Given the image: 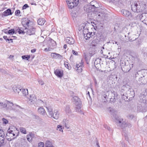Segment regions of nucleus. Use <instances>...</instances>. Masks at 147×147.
I'll list each match as a JSON object with an SVG mask.
<instances>
[{"instance_id":"obj_8","label":"nucleus","mask_w":147,"mask_h":147,"mask_svg":"<svg viewBox=\"0 0 147 147\" xmlns=\"http://www.w3.org/2000/svg\"><path fill=\"white\" fill-rule=\"evenodd\" d=\"M92 42H91L89 44V45L90 46V48L88 50V53H87L86 55H85V59L86 60V62L87 64H88L89 61L91 57L92 56V48L91 47V44Z\"/></svg>"},{"instance_id":"obj_23","label":"nucleus","mask_w":147,"mask_h":147,"mask_svg":"<svg viewBox=\"0 0 147 147\" xmlns=\"http://www.w3.org/2000/svg\"><path fill=\"white\" fill-rule=\"evenodd\" d=\"M62 123L67 128L69 129V121L67 119H64L62 121Z\"/></svg>"},{"instance_id":"obj_60","label":"nucleus","mask_w":147,"mask_h":147,"mask_svg":"<svg viewBox=\"0 0 147 147\" xmlns=\"http://www.w3.org/2000/svg\"><path fill=\"white\" fill-rule=\"evenodd\" d=\"M0 72L3 73H5L6 72V71L4 69H0Z\"/></svg>"},{"instance_id":"obj_4","label":"nucleus","mask_w":147,"mask_h":147,"mask_svg":"<svg viewBox=\"0 0 147 147\" xmlns=\"http://www.w3.org/2000/svg\"><path fill=\"white\" fill-rule=\"evenodd\" d=\"M117 94L115 92H112L111 91L105 92L103 93V96L106 99L109 98L111 102H114L116 100V97H117Z\"/></svg>"},{"instance_id":"obj_55","label":"nucleus","mask_w":147,"mask_h":147,"mask_svg":"<svg viewBox=\"0 0 147 147\" xmlns=\"http://www.w3.org/2000/svg\"><path fill=\"white\" fill-rule=\"evenodd\" d=\"M38 82L41 85H43L44 84V82L42 80H38Z\"/></svg>"},{"instance_id":"obj_33","label":"nucleus","mask_w":147,"mask_h":147,"mask_svg":"<svg viewBox=\"0 0 147 147\" xmlns=\"http://www.w3.org/2000/svg\"><path fill=\"white\" fill-rule=\"evenodd\" d=\"M78 13L76 10H72L71 15L73 18H76L77 16Z\"/></svg>"},{"instance_id":"obj_19","label":"nucleus","mask_w":147,"mask_h":147,"mask_svg":"<svg viewBox=\"0 0 147 147\" xmlns=\"http://www.w3.org/2000/svg\"><path fill=\"white\" fill-rule=\"evenodd\" d=\"M99 13L100 14H98V18L101 17L102 20H107L108 19V16L107 14L102 13Z\"/></svg>"},{"instance_id":"obj_48","label":"nucleus","mask_w":147,"mask_h":147,"mask_svg":"<svg viewBox=\"0 0 147 147\" xmlns=\"http://www.w3.org/2000/svg\"><path fill=\"white\" fill-rule=\"evenodd\" d=\"M45 144L43 142H39L38 144V147H44Z\"/></svg>"},{"instance_id":"obj_7","label":"nucleus","mask_w":147,"mask_h":147,"mask_svg":"<svg viewBox=\"0 0 147 147\" xmlns=\"http://www.w3.org/2000/svg\"><path fill=\"white\" fill-rule=\"evenodd\" d=\"M79 0H66V2L69 9H71L76 7L78 3Z\"/></svg>"},{"instance_id":"obj_52","label":"nucleus","mask_w":147,"mask_h":147,"mask_svg":"<svg viewBox=\"0 0 147 147\" xmlns=\"http://www.w3.org/2000/svg\"><path fill=\"white\" fill-rule=\"evenodd\" d=\"M108 111L110 113L112 114V113L113 112L114 110L112 108L109 107L108 109Z\"/></svg>"},{"instance_id":"obj_15","label":"nucleus","mask_w":147,"mask_h":147,"mask_svg":"<svg viewBox=\"0 0 147 147\" xmlns=\"http://www.w3.org/2000/svg\"><path fill=\"white\" fill-rule=\"evenodd\" d=\"M46 109L47 110L48 117L51 118L53 116V111L52 108L50 106L47 107Z\"/></svg>"},{"instance_id":"obj_13","label":"nucleus","mask_w":147,"mask_h":147,"mask_svg":"<svg viewBox=\"0 0 147 147\" xmlns=\"http://www.w3.org/2000/svg\"><path fill=\"white\" fill-rule=\"evenodd\" d=\"M51 57L54 59H63V56L60 55L55 53H52L51 54Z\"/></svg>"},{"instance_id":"obj_50","label":"nucleus","mask_w":147,"mask_h":147,"mask_svg":"<svg viewBox=\"0 0 147 147\" xmlns=\"http://www.w3.org/2000/svg\"><path fill=\"white\" fill-rule=\"evenodd\" d=\"M134 117V115L133 114H130L128 115V118L130 119H132Z\"/></svg>"},{"instance_id":"obj_58","label":"nucleus","mask_w":147,"mask_h":147,"mask_svg":"<svg viewBox=\"0 0 147 147\" xmlns=\"http://www.w3.org/2000/svg\"><path fill=\"white\" fill-rule=\"evenodd\" d=\"M22 89H19L18 88H16V91H15V92H18V93H19V92H20V91H22Z\"/></svg>"},{"instance_id":"obj_45","label":"nucleus","mask_w":147,"mask_h":147,"mask_svg":"<svg viewBox=\"0 0 147 147\" xmlns=\"http://www.w3.org/2000/svg\"><path fill=\"white\" fill-rule=\"evenodd\" d=\"M2 121H3V124H7L8 122V121L7 119L4 118H3L2 119Z\"/></svg>"},{"instance_id":"obj_1","label":"nucleus","mask_w":147,"mask_h":147,"mask_svg":"<svg viewBox=\"0 0 147 147\" xmlns=\"http://www.w3.org/2000/svg\"><path fill=\"white\" fill-rule=\"evenodd\" d=\"M22 24L25 28L24 30H21L20 33L24 34L26 33L28 34L31 35L35 34V28L33 27V23L26 18L22 19Z\"/></svg>"},{"instance_id":"obj_11","label":"nucleus","mask_w":147,"mask_h":147,"mask_svg":"<svg viewBox=\"0 0 147 147\" xmlns=\"http://www.w3.org/2000/svg\"><path fill=\"white\" fill-rule=\"evenodd\" d=\"M127 94V97L128 100H131L132 98L134 96V93L133 91H131L130 89H129L125 93Z\"/></svg>"},{"instance_id":"obj_40","label":"nucleus","mask_w":147,"mask_h":147,"mask_svg":"<svg viewBox=\"0 0 147 147\" xmlns=\"http://www.w3.org/2000/svg\"><path fill=\"white\" fill-rule=\"evenodd\" d=\"M7 102L6 104H9V105H7V107L9 109H11V107L13 105V104L12 102H10L9 101H6V102Z\"/></svg>"},{"instance_id":"obj_46","label":"nucleus","mask_w":147,"mask_h":147,"mask_svg":"<svg viewBox=\"0 0 147 147\" xmlns=\"http://www.w3.org/2000/svg\"><path fill=\"white\" fill-rule=\"evenodd\" d=\"M53 49V48H51L49 46V47L48 48H45L44 50L45 51H51Z\"/></svg>"},{"instance_id":"obj_14","label":"nucleus","mask_w":147,"mask_h":147,"mask_svg":"<svg viewBox=\"0 0 147 147\" xmlns=\"http://www.w3.org/2000/svg\"><path fill=\"white\" fill-rule=\"evenodd\" d=\"M123 16L126 17H131L132 16L131 14L130 11L128 10H121L120 11Z\"/></svg>"},{"instance_id":"obj_18","label":"nucleus","mask_w":147,"mask_h":147,"mask_svg":"<svg viewBox=\"0 0 147 147\" xmlns=\"http://www.w3.org/2000/svg\"><path fill=\"white\" fill-rule=\"evenodd\" d=\"M38 112L40 114L43 116L47 115L46 112L44 109L42 107H40L38 109Z\"/></svg>"},{"instance_id":"obj_26","label":"nucleus","mask_w":147,"mask_h":147,"mask_svg":"<svg viewBox=\"0 0 147 147\" xmlns=\"http://www.w3.org/2000/svg\"><path fill=\"white\" fill-rule=\"evenodd\" d=\"M34 137V135H33L32 133H30L27 136V140L29 142H31Z\"/></svg>"},{"instance_id":"obj_17","label":"nucleus","mask_w":147,"mask_h":147,"mask_svg":"<svg viewBox=\"0 0 147 147\" xmlns=\"http://www.w3.org/2000/svg\"><path fill=\"white\" fill-rule=\"evenodd\" d=\"M55 74L58 77L61 78L63 76V71H61L59 69H57L54 71Z\"/></svg>"},{"instance_id":"obj_43","label":"nucleus","mask_w":147,"mask_h":147,"mask_svg":"<svg viewBox=\"0 0 147 147\" xmlns=\"http://www.w3.org/2000/svg\"><path fill=\"white\" fill-rule=\"evenodd\" d=\"M15 32L14 30L13 29H11V30H9L8 32V33L9 34H14Z\"/></svg>"},{"instance_id":"obj_59","label":"nucleus","mask_w":147,"mask_h":147,"mask_svg":"<svg viewBox=\"0 0 147 147\" xmlns=\"http://www.w3.org/2000/svg\"><path fill=\"white\" fill-rule=\"evenodd\" d=\"M72 53L73 54L75 55H78V53L77 51H75L74 50H72Z\"/></svg>"},{"instance_id":"obj_10","label":"nucleus","mask_w":147,"mask_h":147,"mask_svg":"<svg viewBox=\"0 0 147 147\" xmlns=\"http://www.w3.org/2000/svg\"><path fill=\"white\" fill-rule=\"evenodd\" d=\"M133 64H129L128 65H126L123 67H121V69L122 71L125 72H128L133 67Z\"/></svg>"},{"instance_id":"obj_54","label":"nucleus","mask_w":147,"mask_h":147,"mask_svg":"<svg viewBox=\"0 0 147 147\" xmlns=\"http://www.w3.org/2000/svg\"><path fill=\"white\" fill-rule=\"evenodd\" d=\"M22 31V30H25V28H24V27H23V28H20V29H19V30H18V32L19 33V34H21V33H20L19 32H22L21 31Z\"/></svg>"},{"instance_id":"obj_47","label":"nucleus","mask_w":147,"mask_h":147,"mask_svg":"<svg viewBox=\"0 0 147 147\" xmlns=\"http://www.w3.org/2000/svg\"><path fill=\"white\" fill-rule=\"evenodd\" d=\"M20 10H17L15 12V15L16 16H21L20 15H19V14H20Z\"/></svg>"},{"instance_id":"obj_3","label":"nucleus","mask_w":147,"mask_h":147,"mask_svg":"<svg viewBox=\"0 0 147 147\" xmlns=\"http://www.w3.org/2000/svg\"><path fill=\"white\" fill-rule=\"evenodd\" d=\"M89 24H90L89 23L86 21L79 26V31L82 30L84 36V38L86 40L90 39V40H92V37H91L92 36L91 35L92 32H91V33H86V36H85L86 33L87 32H88L87 26Z\"/></svg>"},{"instance_id":"obj_42","label":"nucleus","mask_w":147,"mask_h":147,"mask_svg":"<svg viewBox=\"0 0 147 147\" xmlns=\"http://www.w3.org/2000/svg\"><path fill=\"white\" fill-rule=\"evenodd\" d=\"M30 56L28 55H24L22 56V58L23 59H25L28 60L30 58Z\"/></svg>"},{"instance_id":"obj_5","label":"nucleus","mask_w":147,"mask_h":147,"mask_svg":"<svg viewBox=\"0 0 147 147\" xmlns=\"http://www.w3.org/2000/svg\"><path fill=\"white\" fill-rule=\"evenodd\" d=\"M115 121L117 125L122 129L125 128L131 125L123 121V119L120 117L117 116L115 117Z\"/></svg>"},{"instance_id":"obj_64","label":"nucleus","mask_w":147,"mask_h":147,"mask_svg":"<svg viewBox=\"0 0 147 147\" xmlns=\"http://www.w3.org/2000/svg\"><path fill=\"white\" fill-rule=\"evenodd\" d=\"M98 5L97 4L95 6L94 5H92V7H93L94 8H98Z\"/></svg>"},{"instance_id":"obj_30","label":"nucleus","mask_w":147,"mask_h":147,"mask_svg":"<svg viewBox=\"0 0 147 147\" xmlns=\"http://www.w3.org/2000/svg\"><path fill=\"white\" fill-rule=\"evenodd\" d=\"M45 145V147H55L53 145L52 142L49 140L46 141Z\"/></svg>"},{"instance_id":"obj_9","label":"nucleus","mask_w":147,"mask_h":147,"mask_svg":"<svg viewBox=\"0 0 147 147\" xmlns=\"http://www.w3.org/2000/svg\"><path fill=\"white\" fill-rule=\"evenodd\" d=\"M8 132L12 134L13 135V136H15L16 135V136L13 137L12 139L15 138L19 135L18 130H17V128L15 127L13 128H11V129L9 128L8 129Z\"/></svg>"},{"instance_id":"obj_20","label":"nucleus","mask_w":147,"mask_h":147,"mask_svg":"<svg viewBox=\"0 0 147 147\" xmlns=\"http://www.w3.org/2000/svg\"><path fill=\"white\" fill-rule=\"evenodd\" d=\"M49 42L50 47L53 48L54 49L56 46V42L52 39H51L49 40Z\"/></svg>"},{"instance_id":"obj_12","label":"nucleus","mask_w":147,"mask_h":147,"mask_svg":"<svg viewBox=\"0 0 147 147\" xmlns=\"http://www.w3.org/2000/svg\"><path fill=\"white\" fill-rule=\"evenodd\" d=\"M138 1H135L132 3L131 5V9H140V5Z\"/></svg>"},{"instance_id":"obj_35","label":"nucleus","mask_w":147,"mask_h":147,"mask_svg":"<svg viewBox=\"0 0 147 147\" xmlns=\"http://www.w3.org/2000/svg\"><path fill=\"white\" fill-rule=\"evenodd\" d=\"M4 137H1L0 136V147L5 144Z\"/></svg>"},{"instance_id":"obj_39","label":"nucleus","mask_w":147,"mask_h":147,"mask_svg":"<svg viewBox=\"0 0 147 147\" xmlns=\"http://www.w3.org/2000/svg\"><path fill=\"white\" fill-rule=\"evenodd\" d=\"M37 104L39 106H42L43 105L44 102L43 101L40 99H38L37 101Z\"/></svg>"},{"instance_id":"obj_44","label":"nucleus","mask_w":147,"mask_h":147,"mask_svg":"<svg viewBox=\"0 0 147 147\" xmlns=\"http://www.w3.org/2000/svg\"><path fill=\"white\" fill-rule=\"evenodd\" d=\"M94 144L95 147H100L99 143L96 140L95 142L94 143Z\"/></svg>"},{"instance_id":"obj_27","label":"nucleus","mask_w":147,"mask_h":147,"mask_svg":"<svg viewBox=\"0 0 147 147\" xmlns=\"http://www.w3.org/2000/svg\"><path fill=\"white\" fill-rule=\"evenodd\" d=\"M65 111L66 113L68 115L71 113V110L70 109V107L69 106H66L65 107Z\"/></svg>"},{"instance_id":"obj_28","label":"nucleus","mask_w":147,"mask_h":147,"mask_svg":"<svg viewBox=\"0 0 147 147\" xmlns=\"http://www.w3.org/2000/svg\"><path fill=\"white\" fill-rule=\"evenodd\" d=\"M91 2H90V3H86L84 6V9H92V5L91 4Z\"/></svg>"},{"instance_id":"obj_38","label":"nucleus","mask_w":147,"mask_h":147,"mask_svg":"<svg viewBox=\"0 0 147 147\" xmlns=\"http://www.w3.org/2000/svg\"><path fill=\"white\" fill-rule=\"evenodd\" d=\"M21 91L22 93V94L24 95H27L28 93V90L27 89H22Z\"/></svg>"},{"instance_id":"obj_49","label":"nucleus","mask_w":147,"mask_h":147,"mask_svg":"<svg viewBox=\"0 0 147 147\" xmlns=\"http://www.w3.org/2000/svg\"><path fill=\"white\" fill-rule=\"evenodd\" d=\"M57 129L59 130L60 131H63L62 126L60 125H58L57 127Z\"/></svg>"},{"instance_id":"obj_53","label":"nucleus","mask_w":147,"mask_h":147,"mask_svg":"<svg viewBox=\"0 0 147 147\" xmlns=\"http://www.w3.org/2000/svg\"><path fill=\"white\" fill-rule=\"evenodd\" d=\"M136 23L135 22H131L129 24L131 26L134 27L135 26H136Z\"/></svg>"},{"instance_id":"obj_31","label":"nucleus","mask_w":147,"mask_h":147,"mask_svg":"<svg viewBox=\"0 0 147 147\" xmlns=\"http://www.w3.org/2000/svg\"><path fill=\"white\" fill-rule=\"evenodd\" d=\"M45 20L43 18H40L37 21V22L38 24L40 25H43L45 22Z\"/></svg>"},{"instance_id":"obj_16","label":"nucleus","mask_w":147,"mask_h":147,"mask_svg":"<svg viewBox=\"0 0 147 147\" xmlns=\"http://www.w3.org/2000/svg\"><path fill=\"white\" fill-rule=\"evenodd\" d=\"M36 100V97L35 95L33 94L32 95L30 96V98L28 101V103L30 104H33L34 103Z\"/></svg>"},{"instance_id":"obj_62","label":"nucleus","mask_w":147,"mask_h":147,"mask_svg":"<svg viewBox=\"0 0 147 147\" xmlns=\"http://www.w3.org/2000/svg\"><path fill=\"white\" fill-rule=\"evenodd\" d=\"M142 6L144 7V9H146V8H147V5H146L145 3H144Z\"/></svg>"},{"instance_id":"obj_32","label":"nucleus","mask_w":147,"mask_h":147,"mask_svg":"<svg viewBox=\"0 0 147 147\" xmlns=\"http://www.w3.org/2000/svg\"><path fill=\"white\" fill-rule=\"evenodd\" d=\"M121 94L122 95V98L125 101H128V98L127 97V94L125 93H123V92L121 93Z\"/></svg>"},{"instance_id":"obj_41","label":"nucleus","mask_w":147,"mask_h":147,"mask_svg":"<svg viewBox=\"0 0 147 147\" xmlns=\"http://www.w3.org/2000/svg\"><path fill=\"white\" fill-rule=\"evenodd\" d=\"M5 136V134L3 130L0 128V136L1 137H4Z\"/></svg>"},{"instance_id":"obj_2","label":"nucleus","mask_w":147,"mask_h":147,"mask_svg":"<svg viewBox=\"0 0 147 147\" xmlns=\"http://www.w3.org/2000/svg\"><path fill=\"white\" fill-rule=\"evenodd\" d=\"M136 78L138 85L145 84L147 83V70H141L135 74Z\"/></svg>"},{"instance_id":"obj_61","label":"nucleus","mask_w":147,"mask_h":147,"mask_svg":"<svg viewBox=\"0 0 147 147\" xmlns=\"http://www.w3.org/2000/svg\"><path fill=\"white\" fill-rule=\"evenodd\" d=\"M3 37L7 41V40L9 41V38H7V36H4Z\"/></svg>"},{"instance_id":"obj_51","label":"nucleus","mask_w":147,"mask_h":147,"mask_svg":"<svg viewBox=\"0 0 147 147\" xmlns=\"http://www.w3.org/2000/svg\"><path fill=\"white\" fill-rule=\"evenodd\" d=\"M29 6L27 4H24L22 7V9H25L26 8H28Z\"/></svg>"},{"instance_id":"obj_34","label":"nucleus","mask_w":147,"mask_h":147,"mask_svg":"<svg viewBox=\"0 0 147 147\" xmlns=\"http://www.w3.org/2000/svg\"><path fill=\"white\" fill-rule=\"evenodd\" d=\"M9 136H10V137H14V136H13V135L12 134H11V133L10 134V133L9 132H8V133H7V134H6V138L9 141H10L11 140H12V138H8V137H9Z\"/></svg>"},{"instance_id":"obj_56","label":"nucleus","mask_w":147,"mask_h":147,"mask_svg":"<svg viewBox=\"0 0 147 147\" xmlns=\"http://www.w3.org/2000/svg\"><path fill=\"white\" fill-rule=\"evenodd\" d=\"M104 127L106 129H107L109 130L110 129V128L107 125L105 124L104 125Z\"/></svg>"},{"instance_id":"obj_6","label":"nucleus","mask_w":147,"mask_h":147,"mask_svg":"<svg viewBox=\"0 0 147 147\" xmlns=\"http://www.w3.org/2000/svg\"><path fill=\"white\" fill-rule=\"evenodd\" d=\"M72 100L76 106L75 109L76 111L81 114H84L81 112V103L80 99L78 97L74 96L73 97Z\"/></svg>"},{"instance_id":"obj_57","label":"nucleus","mask_w":147,"mask_h":147,"mask_svg":"<svg viewBox=\"0 0 147 147\" xmlns=\"http://www.w3.org/2000/svg\"><path fill=\"white\" fill-rule=\"evenodd\" d=\"M87 99L88 100V102H89L90 101L91 102V98L90 96V95H89V96H87Z\"/></svg>"},{"instance_id":"obj_29","label":"nucleus","mask_w":147,"mask_h":147,"mask_svg":"<svg viewBox=\"0 0 147 147\" xmlns=\"http://www.w3.org/2000/svg\"><path fill=\"white\" fill-rule=\"evenodd\" d=\"M147 96V89H145L143 91V92L141 94L140 96V98H143L145 97L146 96Z\"/></svg>"},{"instance_id":"obj_37","label":"nucleus","mask_w":147,"mask_h":147,"mask_svg":"<svg viewBox=\"0 0 147 147\" xmlns=\"http://www.w3.org/2000/svg\"><path fill=\"white\" fill-rule=\"evenodd\" d=\"M20 131L22 133L24 134H26V129L23 127H21L20 128Z\"/></svg>"},{"instance_id":"obj_63","label":"nucleus","mask_w":147,"mask_h":147,"mask_svg":"<svg viewBox=\"0 0 147 147\" xmlns=\"http://www.w3.org/2000/svg\"><path fill=\"white\" fill-rule=\"evenodd\" d=\"M64 65L65 66V67H66L68 69H69V65L67 63H64Z\"/></svg>"},{"instance_id":"obj_25","label":"nucleus","mask_w":147,"mask_h":147,"mask_svg":"<svg viewBox=\"0 0 147 147\" xmlns=\"http://www.w3.org/2000/svg\"><path fill=\"white\" fill-rule=\"evenodd\" d=\"M59 116V113L57 110H55L53 113V116L52 117L55 119H57Z\"/></svg>"},{"instance_id":"obj_22","label":"nucleus","mask_w":147,"mask_h":147,"mask_svg":"<svg viewBox=\"0 0 147 147\" xmlns=\"http://www.w3.org/2000/svg\"><path fill=\"white\" fill-rule=\"evenodd\" d=\"M66 42L69 44H73L74 42V39L72 38L67 37L65 39Z\"/></svg>"},{"instance_id":"obj_36","label":"nucleus","mask_w":147,"mask_h":147,"mask_svg":"<svg viewBox=\"0 0 147 147\" xmlns=\"http://www.w3.org/2000/svg\"><path fill=\"white\" fill-rule=\"evenodd\" d=\"M9 104H6L5 102H0V108H3L7 107Z\"/></svg>"},{"instance_id":"obj_21","label":"nucleus","mask_w":147,"mask_h":147,"mask_svg":"<svg viewBox=\"0 0 147 147\" xmlns=\"http://www.w3.org/2000/svg\"><path fill=\"white\" fill-rule=\"evenodd\" d=\"M82 60L81 61V63H80L79 64H77L76 65V69L77 68V70L79 72H81L82 71V66L83 65V63H82Z\"/></svg>"},{"instance_id":"obj_24","label":"nucleus","mask_w":147,"mask_h":147,"mask_svg":"<svg viewBox=\"0 0 147 147\" xmlns=\"http://www.w3.org/2000/svg\"><path fill=\"white\" fill-rule=\"evenodd\" d=\"M12 13L11 10H6L2 13V16H7L9 15L12 14Z\"/></svg>"}]
</instances>
